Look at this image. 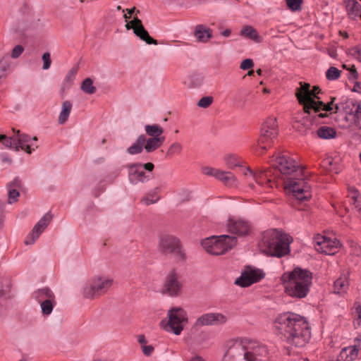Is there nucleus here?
<instances>
[{
  "mask_svg": "<svg viewBox=\"0 0 361 361\" xmlns=\"http://www.w3.org/2000/svg\"><path fill=\"white\" fill-rule=\"evenodd\" d=\"M271 166L280 173L285 192L299 201L307 200L312 197L310 185L305 178L304 170L286 154L278 153L270 160Z\"/></svg>",
  "mask_w": 361,
  "mask_h": 361,
  "instance_id": "obj_1",
  "label": "nucleus"
},
{
  "mask_svg": "<svg viewBox=\"0 0 361 361\" xmlns=\"http://www.w3.org/2000/svg\"><path fill=\"white\" fill-rule=\"evenodd\" d=\"M276 334L290 345L303 347L310 339L311 332L306 319L298 314H279L274 323Z\"/></svg>",
  "mask_w": 361,
  "mask_h": 361,
  "instance_id": "obj_2",
  "label": "nucleus"
},
{
  "mask_svg": "<svg viewBox=\"0 0 361 361\" xmlns=\"http://www.w3.org/2000/svg\"><path fill=\"white\" fill-rule=\"evenodd\" d=\"M222 361H262L268 355L267 346L247 338L230 340Z\"/></svg>",
  "mask_w": 361,
  "mask_h": 361,
  "instance_id": "obj_3",
  "label": "nucleus"
},
{
  "mask_svg": "<svg viewBox=\"0 0 361 361\" xmlns=\"http://www.w3.org/2000/svg\"><path fill=\"white\" fill-rule=\"evenodd\" d=\"M312 273L300 267L286 271L281 276L285 293L295 299H302L307 295L312 283Z\"/></svg>",
  "mask_w": 361,
  "mask_h": 361,
  "instance_id": "obj_4",
  "label": "nucleus"
},
{
  "mask_svg": "<svg viewBox=\"0 0 361 361\" xmlns=\"http://www.w3.org/2000/svg\"><path fill=\"white\" fill-rule=\"evenodd\" d=\"M292 241V237L281 231L268 230L262 233L259 247L267 256L282 257L289 254Z\"/></svg>",
  "mask_w": 361,
  "mask_h": 361,
  "instance_id": "obj_5",
  "label": "nucleus"
},
{
  "mask_svg": "<svg viewBox=\"0 0 361 361\" xmlns=\"http://www.w3.org/2000/svg\"><path fill=\"white\" fill-rule=\"evenodd\" d=\"M300 87L296 89L295 96L300 104L303 106L304 112L310 114V111L313 110L315 113L321 111H331L334 102L336 98L331 97V101L327 104L316 99L319 98L317 96L320 93L321 90L318 86H314L310 90V85L306 82H300Z\"/></svg>",
  "mask_w": 361,
  "mask_h": 361,
  "instance_id": "obj_6",
  "label": "nucleus"
},
{
  "mask_svg": "<svg viewBox=\"0 0 361 361\" xmlns=\"http://www.w3.org/2000/svg\"><path fill=\"white\" fill-rule=\"evenodd\" d=\"M237 243V238L234 236L222 235L212 236L204 239L201 245L204 250L213 255H220L232 249Z\"/></svg>",
  "mask_w": 361,
  "mask_h": 361,
  "instance_id": "obj_7",
  "label": "nucleus"
},
{
  "mask_svg": "<svg viewBox=\"0 0 361 361\" xmlns=\"http://www.w3.org/2000/svg\"><path fill=\"white\" fill-rule=\"evenodd\" d=\"M187 324L186 312L180 307H173L168 311L167 318L161 322L160 326L166 331L180 335Z\"/></svg>",
  "mask_w": 361,
  "mask_h": 361,
  "instance_id": "obj_8",
  "label": "nucleus"
},
{
  "mask_svg": "<svg viewBox=\"0 0 361 361\" xmlns=\"http://www.w3.org/2000/svg\"><path fill=\"white\" fill-rule=\"evenodd\" d=\"M159 252L163 255H173L180 261L185 259V252L180 240L170 234H164L159 236L157 243Z\"/></svg>",
  "mask_w": 361,
  "mask_h": 361,
  "instance_id": "obj_9",
  "label": "nucleus"
},
{
  "mask_svg": "<svg viewBox=\"0 0 361 361\" xmlns=\"http://www.w3.org/2000/svg\"><path fill=\"white\" fill-rule=\"evenodd\" d=\"M113 280L106 276H97L82 288V295L87 299H94L104 294L112 286Z\"/></svg>",
  "mask_w": 361,
  "mask_h": 361,
  "instance_id": "obj_10",
  "label": "nucleus"
},
{
  "mask_svg": "<svg viewBox=\"0 0 361 361\" xmlns=\"http://www.w3.org/2000/svg\"><path fill=\"white\" fill-rule=\"evenodd\" d=\"M278 135L277 120L274 117L269 118L262 125L261 135L257 141L259 153H263L274 143Z\"/></svg>",
  "mask_w": 361,
  "mask_h": 361,
  "instance_id": "obj_11",
  "label": "nucleus"
},
{
  "mask_svg": "<svg viewBox=\"0 0 361 361\" xmlns=\"http://www.w3.org/2000/svg\"><path fill=\"white\" fill-rule=\"evenodd\" d=\"M243 173L245 176L250 177L256 183L265 190L278 187L279 179L276 174L272 170L259 169L256 171H252L250 168L244 169Z\"/></svg>",
  "mask_w": 361,
  "mask_h": 361,
  "instance_id": "obj_12",
  "label": "nucleus"
},
{
  "mask_svg": "<svg viewBox=\"0 0 361 361\" xmlns=\"http://www.w3.org/2000/svg\"><path fill=\"white\" fill-rule=\"evenodd\" d=\"M32 297L39 304L44 317H49L57 304L54 293L47 287L36 290Z\"/></svg>",
  "mask_w": 361,
  "mask_h": 361,
  "instance_id": "obj_13",
  "label": "nucleus"
},
{
  "mask_svg": "<svg viewBox=\"0 0 361 361\" xmlns=\"http://www.w3.org/2000/svg\"><path fill=\"white\" fill-rule=\"evenodd\" d=\"M128 169V178L131 183L137 184L138 182L145 183L149 180L152 175L149 173L154 168L152 163L130 164L127 166Z\"/></svg>",
  "mask_w": 361,
  "mask_h": 361,
  "instance_id": "obj_14",
  "label": "nucleus"
},
{
  "mask_svg": "<svg viewBox=\"0 0 361 361\" xmlns=\"http://www.w3.org/2000/svg\"><path fill=\"white\" fill-rule=\"evenodd\" d=\"M314 243L315 250L317 252L329 255L336 254L341 246L339 241L336 238L319 234L314 238Z\"/></svg>",
  "mask_w": 361,
  "mask_h": 361,
  "instance_id": "obj_15",
  "label": "nucleus"
},
{
  "mask_svg": "<svg viewBox=\"0 0 361 361\" xmlns=\"http://www.w3.org/2000/svg\"><path fill=\"white\" fill-rule=\"evenodd\" d=\"M125 27L128 30H132L136 37L147 44H158L157 40L150 37L148 31L143 26L142 20L137 16H133V19L125 25Z\"/></svg>",
  "mask_w": 361,
  "mask_h": 361,
  "instance_id": "obj_16",
  "label": "nucleus"
},
{
  "mask_svg": "<svg viewBox=\"0 0 361 361\" xmlns=\"http://www.w3.org/2000/svg\"><path fill=\"white\" fill-rule=\"evenodd\" d=\"M264 276L265 274L262 270L248 266L245 267L235 283L242 287H247L259 281Z\"/></svg>",
  "mask_w": 361,
  "mask_h": 361,
  "instance_id": "obj_17",
  "label": "nucleus"
},
{
  "mask_svg": "<svg viewBox=\"0 0 361 361\" xmlns=\"http://www.w3.org/2000/svg\"><path fill=\"white\" fill-rule=\"evenodd\" d=\"M182 287L180 276L175 270H171L165 279L162 291L172 297L178 296L181 293Z\"/></svg>",
  "mask_w": 361,
  "mask_h": 361,
  "instance_id": "obj_18",
  "label": "nucleus"
},
{
  "mask_svg": "<svg viewBox=\"0 0 361 361\" xmlns=\"http://www.w3.org/2000/svg\"><path fill=\"white\" fill-rule=\"evenodd\" d=\"M226 226L229 232L238 236L249 235L252 229V225L248 221L237 216L229 217Z\"/></svg>",
  "mask_w": 361,
  "mask_h": 361,
  "instance_id": "obj_19",
  "label": "nucleus"
},
{
  "mask_svg": "<svg viewBox=\"0 0 361 361\" xmlns=\"http://www.w3.org/2000/svg\"><path fill=\"white\" fill-rule=\"evenodd\" d=\"M15 142V149L19 151L20 149L25 151L27 154H31L35 149L38 148V145H34L32 141H37L36 136L31 138L28 135L21 133L19 130L13 128Z\"/></svg>",
  "mask_w": 361,
  "mask_h": 361,
  "instance_id": "obj_20",
  "label": "nucleus"
},
{
  "mask_svg": "<svg viewBox=\"0 0 361 361\" xmlns=\"http://www.w3.org/2000/svg\"><path fill=\"white\" fill-rule=\"evenodd\" d=\"M52 219V215L50 212L46 213L35 225L31 232L27 235L25 243L26 245H32L39 238L40 235L44 231Z\"/></svg>",
  "mask_w": 361,
  "mask_h": 361,
  "instance_id": "obj_21",
  "label": "nucleus"
},
{
  "mask_svg": "<svg viewBox=\"0 0 361 361\" xmlns=\"http://www.w3.org/2000/svg\"><path fill=\"white\" fill-rule=\"evenodd\" d=\"M228 320L226 315L219 312L206 313L197 318L195 326H214L224 324Z\"/></svg>",
  "mask_w": 361,
  "mask_h": 361,
  "instance_id": "obj_22",
  "label": "nucleus"
},
{
  "mask_svg": "<svg viewBox=\"0 0 361 361\" xmlns=\"http://www.w3.org/2000/svg\"><path fill=\"white\" fill-rule=\"evenodd\" d=\"M39 20L32 12H28L18 23L16 32L24 34L25 32L37 27Z\"/></svg>",
  "mask_w": 361,
  "mask_h": 361,
  "instance_id": "obj_23",
  "label": "nucleus"
},
{
  "mask_svg": "<svg viewBox=\"0 0 361 361\" xmlns=\"http://www.w3.org/2000/svg\"><path fill=\"white\" fill-rule=\"evenodd\" d=\"M361 349V336L357 337L354 341V344L343 348L339 354V357L343 361H353L358 355V352Z\"/></svg>",
  "mask_w": 361,
  "mask_h": 361,
  "instance_id": "obj_24",
  "label": "nucleus"
},
{
  "mask_svg": "<svg viewBox=\"0 0 361 361\" xmlns=\"http://www.w3.org/2000/svg\"><path fill=\"white\" fill-rule=\"evenodd\" d=\"M354 101L349 99L347 97H342L339 102L333 104L334 109L331 111H329L330 114L332 113H338V112H344L345 114H350L353 109L352 106H354ZM328 111H326V113H319L318 114V117L319 118H326L329 115L327 114Z\"/></svg>",
  "mask_w": 361,
  "mask_h": 361,
  "instance_id": "obj_25",
  "label": "nucleus"
},
{
  "mask_svg": "<svg viewBox=\"0 0 361 361\" xmlns=\"http://www.w3.org/2000/svg\"><path fill=\"white\" fill-rule=\"evenodd\" d=\"M348 199L353 209L361 216V196L354 187L348 188Z\"/></svg>",
  "mask_w": 361,
  "mask_h": 361,
  "instance_id": "obj_26",
  "label": "nucleus"
},
{
  "mask_svg": "<svg viewBox=\"0 0 361 361\" xmlns=\"http://www.w3.org/2000/svg\"><path fill=\"white\" fill-rule=\"evenodd\" d=\"M21 187V181L18 178H16L12 182L7 185L8 192V202L12 204L17 201L19 196L18 190Z\"/></svg>",
  "mask_w": 361,
  "mask_h": 361,
  "instance_id": "obj_27",
  "label": "nucleus"
},
{
  "mask_svg": "<svg viewBox=\"0 0 361 361\" xmlns=\"http://www.w3.org/2000/svg\"><path fill=\"white\" fill-rule=\"evenodd\" d=\"M195 36L199 42L205 43L212 37V31L204 25H198L195 27Z\"/></svg>",
  "mask_w": 361,
  "mask_h": 361,
  "instance_id": "obj_28",
  "label": "nucleus"
},
{
  "mask_svg": "<svg viewBox=\"0 0 361 361\" xmlns=\"http://www.w3.org/2000/svg\"><path fill=\"white\" fill-rule=\"evenodd\" d=\"M216 178L221 181L225 185L228 187H235L237 185V180L235 176L231 172H227L219 169L216 174Z\"/></svg>",
  "mask_w": 361,
  "mask_h": 361,
  "instance_id": "obj_29",
  "label": "nucleus"
},
{
  "mask_svg": "<svg viewBox=\"0 0 361 361\" xmlns=\"http://www.w3.org/2000/svg\"><path fill=\"white\" fill-rule=\"evenodd\" d=\"M348 16L356 18L360 15L361 4L357 0H344Z\"/></svg>",
  "mask_w": 361,
  "mask_h": 361,
  "instance_id": "obj_30",
  "label": "nucleus"
},
{
  "mask_svg": "<svg viewBox=\"0 0 361 361\" xmlns=\"http://www.w3.org/2000/svg\"><path fill=\"white\" fill-rule=\"evenodd\" d=\"M146 142V136L145 135H140L138 136L135 142L127 149L128 154L135 155L140 154L145 149V143Z\"/></svg>",
  "mask_w": 361,
  "mask_h": 361,
  "instance_id": "obj_31",
  "label": "nucleus"
},
{
  "mask_svg": "<svg viewBox=\"0 0 361 361\" xmlns=\"http://www.w3.org/2000/svg\"><path fill=\"white\" fill-rule=\"evenodd\" d=\"M165 141V137H149L146 138L144 145L145 149L147 153L152 152L159 148Z\"/></svg>",
  "mask_w": 361,
  "mask_h": 361,
  "instance_id": "obj_32",
  "label": "nucleus"
},
{
  "mask_svg": "<svg viewBox=\"0 0 361 361\" xmlns=\"http://www.w3.org/2000/svg\"><path fill=\"white\" fill-rule=\"evenodd\" d=\"M318 137L324 140L334 139L336 137V130L330 126H322L317 130Z\"/></svg>",
  "mask_w": 361,
  "mask_h": 361,
  "instance_id": "obj_33",
  "label": "nucleus"
},
{
  "mask_svg": "<svg viewBox=\"0 0 361 361\" xmlns=\"http://www.w3.org/2000/svg\"><path fill=\"white\" fill-rule=\"evenodd\" d=\"M72 104L71 102L66 100L64 101L61 104V110L59 116L58 122L59 124H64L70 114L72 110Z\"/></svg>",
  "mask_w": 361,
  "mask_h": 361,
  "instance_id": "obj_34",
  "label": "nucleus"
},
{
  "mask_svg": "<svg viewBox=\"0 0 361 361\" xmlns=\"http://www.w3.org/2000/svg\"><path fill=\"white\" fill-rule=\"evenodd\" d=\"M240 35L255 42H260L262 41V37L259 35L257 30L250 25L244 26L240 31Z\"/></svg>",
  "mask_w": 361,
  "mask_h": 361,
  "instance_id": "obj_35",
  "label": "nucleus"
},
{
  "mask_svg": "<svg viewBox=\"0 0 361 361\" xmlns=\"http://www.w3.org/2000/svg\"><path fill=\"white\" fill-rule=\"evenodd\" d=\"M348 288V281L345 276H341L334 285V293L341 294L345 293Z\"/></svg>",
  "mask_w": 361,
  "mask_h": 361,
  "instance_id": "obj_36",
  "label": "nucleus"
},
{
  "mask_svg": "<svg viewBox=\"0 0 361 361\" xmlns=\"http://www.w3.org/2000/svg\"><path fill=\"white\" fill-rule=\"evenodd\" d=\"M146 133L150 136V137H165L162 136L164 129L157 124L146 125L145 126Z\"/></svg>",
  "mask_w": 361,
  "mask_h": 361,
  "instance_id": "obj_37",
  "label": "nucleus"
},
{
  "mask_svg": "<svg viewBox=\"0 0 361 361\" xmlns=\"http://www.w3.org/2000/svg\"><path fill=\"white\" fill-rule=\"evenodd\" d=\"M159 192V189L158 188H154L152 192H149L145 197H144L141 202L147 206L156 203L160 199Z\"/></svg>",
  "mask_w": 361,
  "mask_h": 361,
  "instance_id": "obj_38",
  "label": "nucleus"
},
{
  "mask_svg": "<svg viewBox=\"0 0 361 361\" xmlns=\"http://www.w3.org/2000/svg\"><path fill=\"white\" fill-rule=\"evenodd\" d=\"M10 67L9 61L5 58L0 59V85L7 76V72Z\"/></svg>",
  "mask_w": 361,
  "mask_h": 361,
  "instance_id": "obj_39",
  "label": "nucleus"
},
{
  "mask_svg": "<svg viewBox=\"0 0 361 361\" xmlns=\"http://www.w3.org/2000/svg\"><path fill=\"white\" fill-rule=\"evenodd\" d=\"M81 90L88 94H92L97 90L96 87L93 85V80L90 78L83 80L81 85Z\"/></svg>",
  "mask_w": 361,
  "mask_h": 361,
  "instance_id": "obj_40",
  "label": "nucleus"
},
{
  "mask_svg": "<svg viewBox=\"0 0 361 361\" xmlns=\"http://www.w3.org/2000/svg\"><path fill=\"white\" fill-rule=\"evenodd\" d=\"M183 150V145L177 142L172 143L166 152L167 157H173L174 155L180 154Z\"/></svg>",
  "mask_w": 361,
  "mask_h": 361,
  "instance_id": "obj_41",
  "label": "nucleus"
},
{
  "mask_svg": "<svg viewBox=\"0 0 361 361\" xmlns=\"http://www.w3.org/2000/svg\"><path fill=\"white\" fill-rule=\"evenodd\" d=\"M224 160L226 161V165L233 169L235 166H240V160L238 157V156L235 154H227L224 157Z\"/></svg>",
  "mask_w": 361,
  "mask_h": 361,
  "instance_id": "obj_42",
  "label": "nucleus"
},
{
  "mask_svg": "<svg viewBox=\"0 0 361 361\" xmlns=\"http://www.w3.org/2000/svg\"><path fill=\"white\" fill-rule=\"evenodd\" d=\"M78 72V69L76 68H71L66 74L64 80H63V85L69 87L73 82V80L75 78L76 74Z\"/></svg>",
  "mask_w": 361,
  "mask_h": 361,
  "instance_id": "obj_43",
  "label": "nucleus"
},
{
  "mask_svg": "<svg viewBox=\"0 0 361 361\" xmlns=\"http://www.w3.org/2000/svg\"><path fill=\"white\" fill-rule=\"evenodd\" d=\"M341 71L336 67H330L326 73V76L328 80H334L340 77Z\"/></svg>",
  "mask_w": 361,
  "mask_h": 361,
  "instance_id": "obj_44",
  "label": "nucleus"
},
{
  "mask_svg": "<svg viewBox=\"0 0 361 361\" xmlns=\"http://www.w3.org/2000/svg\"><path fill=\"white\" fill-rule=\"evenodd\" d=\"M302 0H286V4L289 9L292 11H297L301 9Z\"/></svg>",
  "mask_w": 361,
  "mask_h": 361,
  "instance_id": "obj_45",
  "label": "nucleus"
},
{
  "mask_svg": "<svg viewBox=\"0 0 361 361\" xmlns=\"http://www.w3.org/2000/svg\"><path fill=\"white\" fill-rule=\"evenodd\" d=\"M10 283L8 281L0 280V296H6L10 291Z\"/></svg>",
  "mask_w": 361,
  "mask_h": 361,
  "instance_id": "obj_46",
  "label": "nucleus"
},
{
  "mask_svg": "<svg viewBox=\"0 0 361 361\" xmlns=\"http://www.w3.org/2000/svg\"><path fill=\"white\" fill-rule=\"evenodd\" d=\"M219 169L213 168L211 166H205L202 167L201 171L204 175L213 176L216 178V174L217 173Z\"/></svg>",
  "mask_w": 361,
  "mask_h": 361,
  "instance_id": "obj_47",
  "label": "nucleus"
},
{
  "mask_svg": "<svg viewBox=\"0 0 361 361\" xmlns=\"http://www.w3.org/2000/svg\"><path fill=\"white\" fill-rule=\"evenodd\" d=\"M213 102V97H204L202 99L199 100L197 102V106L201 108H207L209 107Z\"/></svg>",
  "mask_w": 361,
  "mask_h": 361,
  "instance_id": "obj_48",
  "label": "nucleus"
},
{
  "mask_svg": "<svg viewBox=\"0 0 361 361\" xmlns=\"http://www.w3.org/2000/svg\"><path fill=\"white\" fill-rule=\"evenodd\" d=\"M24 51V47L22 45H16L11 51V57L12 59L18 58Z\"/></svg>",
  "mask_w": 361,
  "mask_h": 361,
  "instance_id": "obj_49",
  "label": "nucleus"
},
{
  "mask_svg": "<svg viewBox=\"0 0 361 361\" xmlns=\"http://www.w3.org/2000/svg\"><path fill=\"white\" fill-rule=\"evenodd\" d=\"M343 68L348 70L350 73V76L349 77L350 80H356L358 78V73L356 71V68L354 65L351 66H348L345 64L343 65Z\"/></svg>",
  "mask_w": 361,
  "mask_h": 361,
  "instance_id": "obj_50",
  "label": "nucleus"
},
{
  "mask_svg": "<svg viewBox=\"0 0 361 361\" xmlns=\"http://www.w3.org/2000/svg\"><path fill=\"white\" fill-rule=\"evenodd\" d=\"M42 58V60L44 62L43 67H42L43 69L44 70L49 69L50 68L51 63L50 54L49 52H46V53L43 54Z\"/></svg>",
  "mask_w": 361,
  "mask_h": 361,
  "instance_id": "obj_51",
  "label": "nucleus"
},
{
  "mask_svg": "<svg viewBox=\"0 0 361 361\" xmlns=\"http://www.w3.org/2000/svg\"><path fill=\"white\" fill-rule=\"evenodd\" d=\"M127 13L123 15V18L125 19V21L126 23L129 22L130 19L131 18L132 15L136 11V15L135 16H137V13H139L140 11L138 10L136 11L135 7L126 9Z\"/></svg>",
  "mask_w": 361,
  "mask_h": 361,
  "instance_id": "obj_52",
  "label": "nucleus"
},
{
  "mask_svg": "<svg viewBox=\"0 0 361 361\" xmlns=\"http://www.w3.org/2000/svg\"><path fill=\"white\" fill-rule=\"evenodd\" d=\"M254 66V63L252 59H247L242 61L240 67L243 70H248Z\"/></svg>",
  "mask_w": 361,
  "mask_h": 361,
  "instance_id": "obj_53",
  "label": "nucleus"
},
{
  "mask_svg": "<svg viewBox=\"0 0 361 361\" xmlns=\"http://www.w3.org/2000/svg\"><path fill=\"white\" fill-rule=\"evenodd\" d=\"M3 144L6 147H8V148L14 147L15 148L14 136L12 137H7L6 135V138L4 139Z\"/></svg>",
  "mask_w": 361,
  "mask_h": 361,
  "instance_id": "obj_54",
  "label": "nucleus"
},
{
  "mask_svg": "<svg viewBox=\"0 0 361 361\" xmlns=\"http://www.w3.org/2000/svg\"><path fill=\"white\" fill-rule=\"evenodd\" d=\"M142 350L145 355L149 356L154 351V347L152 345H142Z\"/></svg>",
  "mask_w": 361,
  "mask_h": 361,
  "instance_id": "obj_55",
  "label": "nucleus"
},
{
  "mask_svg": "<svg viewBox=\"0 0 361 361\" xmlns=\"http://www.w3.org/2000/svg\"><path fill=\"white\" fill-rule=\"evenodd\" d=\"M352 54L361 61V45H359L352 49Z\"/></svg>",
  "mask_w": 361,
  "mask_h": 361,
  "instance_id": "obj_56",
  "label": "nucleus"
},
{
  "mask_svg": "<svg viewBox=\"0 0 361 361\" xmlns=\"http://www.w3.org/2000/svg\"><path fill=\"white\" fill-rule=\"evenodd\" d=\"M355 116L357 120L361 118V105H357L355 111Z\"/></svg>",
  "mask_w": 361,
  "mask_h": 361,
  "instance_id": "obj_57",
  "label": "nucleus"
},
{
  "mask_svg": "<svg viewBox=\"0 0 361 361\" xmlns=\"http://www.w3.org/2000/svg\"><path fill=\"white\" fill-rule=\"evenodd\" d=\"M137 341H138L139 343L141 345V348H142V345L147 344V341H146L145 336L144 335H140L138 336Z\"/></svg>",
  "mask_w": 361,
  "mask_h": 361,
  "instance_id": "obj_58",
  "label": "nucleus"
},
{
  "mask_svg": "<svg viewBox=\"0 0 361 361\" xmlns=\"http://www.w3.org/2000/svg\"><path fill=\"white\" fill-rule=\"evenodd\" d=\"M355 313L357 316V319L361 322V305H359L356 307Z\"/></svg>",
  "mask_w": 361,
  "mask_h": 361,
  "instance_id": "obj_59",
  "label": "nucleus"
},
{
  "mask_svg": "<svg viewBox=\"0 0 361 361\" xmlns=\"http://www.w3.org/2000/svg\"><path fill=\"white\" fill-rule=\"evenodd\" d=\"M189 361H205L202 357L199 355H194Z\"/></svg>",
  "mask_w": 361,
  "mask_h": 361,
  "instance_id": "obj_60",
  "label": "nucleus"
},
{
  "mask_svg": "<svg viewBox=\"0 0 361 361\" xmlns=\"http://www.w3.org/2000/svg\"><path fill=\"white\" fill-rule=\"evenodd\" d=\"M231 30L229 29L225 30L224 32H222L221 35L224 37H228L231 35Z\"/></svg>",
  "mask_w": 361,
  "mask_h": 361,
  "instance_id": "obj_61",
  "label": "nucleus"
},
{
  "mask_svg": "<svg viewBox=\"0 0 361 361\" xmlns=\"http://www.w3.org/2000/svg\"><path fill=\"white\" fill-rule=\"evenodd\" d=\"M254 71L253 70H250L248 72H247V75L249 76H253L254 75Z\"/></svg>",
  "mask_w": 361,
  "mask_h": 361,
  "instance_id": "obj_62",
  "label": "nucleus"
},
{
  "mask_svg": "<svg viewBox=\"0 0 361 361\" xmlns=\"http://www.w3.org/2000/svg\"><path fill=\"white\" fill-rule=\"evenodd\" d=\"M354 88H361V84L360 82H355Z\"/></svg>",
  "mask_w": 361,
  "mask_h": 361,
  "instance_id": "obj_63",
  "label": "nucleus"
},
{
  "mask_svg": "<svg viewBox=\"0 0 361 361\" xmlns=\"http://www.w3.org/2000/svg\"><path fill=\"white\" fill-rule=\"evenodd\" d=\"M6 138V135H0V142L4 140V139Z\"/></svg>",
  "mask_w": 361,
  "mask_h": 361,
  "instance_id": "obj_64",
  "label": "nucleus"
}]
</instances>
